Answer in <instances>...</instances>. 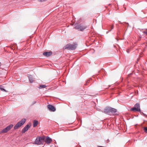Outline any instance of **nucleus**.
Masks as SVG:
<instances>
[{
	"mask_svg": "<svg viewBox=\"0 0 147 147\" xmlns=\"http://www.w3.org/2000/svg\"><path fill=\"white\" fill-rule=\"evenodd\" d=\"M45 137L40 136L38 137L34 141L35 144L37 145H40L42 144L44 142Z\"/></svg>",
	"mask_w": 147,
	"mask_h": 147,
	"instance_id": "1",
	"label": "nucleus"
},
{
	"mask_svg": "<svg viewBox=\"0 0 147 147\" xmlns=\"http://www.w3.org/2000/svg\"><path fill=\"white\" fill-rule=\"evenodd\" d=\"M117 112V110L115 109L107 107L104 110V112L106 114H108L110 113H114Z\"/></svg>",
	"mask_w": 147,
	"mask_h": 147,
	"instance_id": "2",
	"label": "nucleus"
},
{
	"mask_svg": "<svg viewBox=\"0 0 147 147\" xmlns=\"http://www.w3.org/2000/svg\"><path fill=\"white\" fill-rule=\"evenodd\" d=\"M26 121L25 119H23L21 121L19 122L14 126V129H17L18 128L23 125Z\"/></svg>",
	"mask_w": 147,
	"mask_h": 147,
	"instance_id": "3",
	"label": "nucleus"
},
{
	"mask_svg": "<svg viewBox=\"0 0 147 147\" xmlns=\"http://www.w3.org/2000/svg\"><path fill=\"white\" fill-rule=\"evenodd\" d=\"M13 124L9 125L0 131V133H5L7 132L13 127Z\"/></svg>",
	"mask_w": 147,
	"mask_h": 147,
	"instance_id": "4",
	"label": "nucleus"
},
{
	"mask_svg": "<svg viewBox=\"0 0 147 147\" xmlns=\"http://www.w3.org/2000/svg\"><path fill=\"white\" fill-rule=\"evenodd\" d=\"M86 27L83 25L75 24V28L79 30L83 31L84 29H86Z\"/></svg>",
	"mask_w": 147,
	"mask_h": 147,
	"instance_id": "5",
	"label": "nucleus"
},
{
	"mask_svg": "<svg viewBox=\"0 0 147 147\" xmlns=\"http://www.w3.org/2000/svg\"><path fill=\"white\" fill-rule=\"evenodd\" d=\"M76 47L77 45L76 44H68L65 47V49H68L71 50H74L76 48Z\"/></svg>",
	"mask_w": 147,
	"mask_h": 147,
	"instance_id": "6",
	"label": "nucleus"
},
{
	"mask_svg": "<svg viewBox=\"0 0 147 147\" xmlns=\"http://www.w3.org/2000/svg\"><path fill=\"white\" fill-rule=\"evenodd\" d=\"M131 110L133 111H140V109L139 104L137 103L135 106V107L132 108Z\"/></svg>",
	"mask_w": 147,
	"mask_h": 147,
	"instance_id": "7",
	"label": "nucleus"
},
{
	"mask_svg": "<svg viewBox=\"0 0 147 147\" xmlns=\"http://www.w3.org/2000/svg\"><path fill=\"white\" fill-rule=\"evenodd\" d=\"M48 108L51 111L54 112L55 111L56 109L54 107L51 105H48Z\"/></svg>",
	"mask_w": 147,
	"mask_h": 147,
	"instance_id": "8",
	"label": "nucleus"
},
{
	"mask_svg": "<svg viewBox=\"0 0 147 147\" xmlns=\"http://www.w3.org/2000/svg\"><path fill=\"white\" fill-rule=\"evenodd\" d=\"M30 126L29 125H27L26 126H25L24 128L23 129L22 132L23 133H24L26 131L28 130V129L30 128Z\"/></svg>",
	"mask_w": 147,
	"mask_h": 147,
	"instance_id": "9",
	"label": "nucleus"
},
{
	"mask_svg": "<svg viewBox=\"0 0 147 147\" xmlns=\"http://www.w3.org/2000/svg\"><path fill=\"white\" fill-rule=\"evenodd\" d=\"M52 140L51 138H49V137H46L45 140V142L47 144H49L51 142Z\"/></svg>",
	"mask_w": 147,
	"mask_h": 147,
	"instance_id": "10",
	"label": "nucleus"
},
{
	"mask_svg": "<svg viewBox=\"0 0 147 147\" xmlns=\"http://www.w3.org/2000/svg\"><path fill=\"white\" fill-rule=\"evenodd\" d=\"M52 54L51 52H44L43 53L44 55L47 57H49Z\"/></svg>",
	"mask_w": 147,
	"mask_h": 147,
	"instance_id": "11",
	"label": "nucleus"
},
{
	"mask_svg": "<svg viewBox=\"0 0 147 147\" xmlns=\"http://www.w3.org/2000/svg\"><path fill=\"white\" fill-rule=\"evenodd\" d=\"M38 123V121L34 120L33 122V127H34L36 126L37 125Z\"/></svg>",
	"mask_w": 147,
	"mask_h": 147,
	"instance_id": "12",
	"label": "nucleus"
},
{
	"mask_svg": "<svg viewBox=\"0 0 147 147\" xmlns=\"http://www.w3.org/2000/svg\"><path fill=\"white\" fill-rule=\"evenodd\" d=\"M28 78L30 83H32L33 82V79L32 76L31 75H29V76H28Z\"/></svg>",
	"mask_w": 147,
	"mask_h": 147,
	"instance_id": "13",
	"label": "nucleus"
},
{
	"mask_svg": "<svg viewBox=\"0 0 147 147\" xmlns=\"http://www.w3.org/2000/svg\"><path fill=\"white\" fill-rule=\"evenodd\" d=\"M46 87L45 85H40L39 87V88H45Z\"/></svg>",
	"mask_w": 147,
	"mask_h": 147,
	"instance_id": "14",
	"label": "nucleus"
},
{
	"mask_svg": "<svg viewBox=\"0 0 147 147\" xmlns=\"http://www.w3.org/2000/svg\"><path fill=\"white\" fill-rule=\"evenodd\" d=\"M0 89L2 90V91H5V92H7V91L5 89L3 88L1 86H0Z\"/></svg>",
	"mask_w": 147,
	"mask_h": 147,
	"instance_id": "15",
	"label": "nucleus"
},
{
	"mask_svg": "<svg viewBox=\"0 0 147 147\" xmlns=\"http://www.w3.org/2000/svg\"><path fill=\"white\" fill-rule=\"evenodd\" d=\"M144 130L147 133V127H144Z\"/></svg>",
	"mask_w": 147,
	"mask_h": 147,
	"instance_id": "16",
	"label": "nucleus"
},
{
	"mask_svg": "<svg viewBox=\"0 0 147 147\" xmlns=\"http://www.w3.org/2000/svg\"><path fill=\"white\" fill-rule=\"evenodd\" d=\"M144 33L147 35V30L146 31H144Z\"/></svg>",
	"mask_w": 147,
	"mask_h": 147,
	"instance_id": "17",
	"label": "nucleus"
},
{
	"mask_svg": "<svg viewBox=\"0 0 147 147\" xmlns=\"http://www.w3.org/2000/svg\"><path fill=\"white\" fill-rule=\"evenodd\" d=\"M113 28V26H111V30H112V29Z\"/></svg>",
	"mask_w": 147,
	"mask_h": 147,
	"instance_id": "18",
	"label": "nucleus"
}]
</instances>
